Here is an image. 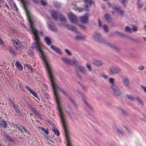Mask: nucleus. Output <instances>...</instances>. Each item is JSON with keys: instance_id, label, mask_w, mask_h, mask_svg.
Instances as JSON below:
<instances>
[{"instance_id": "4c0bfd02", "label": "nucleus", "mask_w": 146, "mask_h": 146, "mask_svg": "<svg viewBox=\"0 0 146 146\" xmlns=\"http://www.w3.org/2000/svg\"><path fill=\"white\" fill-rule=\"evenodd\" d=\"M76 38L77 40H82L84 39V37L81 35H76Z\"/></svg>"}, {"instance_id": "79ce46f5", "label": "nucleus", "mask_w": 146, "mask_h": 146, "mask_svg": "<svg viewBox=\"0 0 146 146\" xmlns=\"http://www.w3.org/2000/svg\"><path fill=\"white\" fill-rule=\"evenodd\" d=\"M87 4H89L90 5L94 4V2L90 0H84Z\"/></svg>"}, {"instance_id": "680f3d73", "label": "nucleus", "mask_w": 146, "mask_h": 146, "mask_svg": "<svg viewBox=\"0 0 146 146\" xmlns=\"http://www.w3.org/2000/svg\"><path fill=\"white\" fill-rule=\"evenodd\" d=\"M145 68V67L144 66H140L138 67V69L139 70H144Z\"/></svg>"}, {"instance_id": "5701e85b", "label": "nucleus", "mask_w": 146, "mask_h": 146, "mask_svg": "<svg viewBox=\"0 0 146 146\" xmlns=\"http://www.w3.org/2000/svg\"><path fill=\"white\" fill-rule=\"evenodd\" d=\"M44 40L48 46H50L52 43V41L50 39L48 36L45 37Z\"/></svg>"}, {"instance_id": "a18cd8bd", "label": "nucleus", "mask_w": 146, "mask_h": 146, "mask_svg": "<svg viewBox=\"0 0 146 146\" xmlns=\"http://www.w3.org/2000/svg\"><path fill=\"white\" fill-rule=\"evenodd\" d=\"M115 130L118 133L122 135L123 134L122 131L118 128H117L116 129H115Z\"/></svg>"}, {"instance_id": "774afa93", "label": "nucleus", "mask_w": 146, "mask_h": 146, "mask_svg": "<svg viewBox=\"0 0 146 146\" xmlns=\"http://www.w3.org/2000/svg\"><path fill=\"white\" fill-rule=\"evenodd\" d=\"M27 106L30 109L33 107V106L30 104H28Z\"/></svg>"}, {"instance_id": "c85d7f7f", "label": "nucleus", "mask_w": 146, "mask_h": 146, "mask_svg": "<svg viewBox=\"0 0 146 146\" xmlns=\"http://www.w3.org/2000/svg\"><path fill=\"white\" fill-rule=\"evenodd\" d=\"M4 136L6 139L9 140L10 141L13 142L14 141V140L12 139L11 137L8 134L4 133L3 134Z\"/></svg>"}, {"instance_id": "6ab92c4d", "label": "nucleus", "mask_w": 146, "mask_h": 146, "mask_svg": "<svg viewBox=\"0 0 146 146\" xmlns=\"http://www.w3.org/2000/svg\"><path fill=\"white\" fill-rule=\"evenodd\" d=\"M58 16L60 18V21L62 22L65 23L66 22V19L61 13H59L58 14Z\"/></svg>"}, {"instance_id": "6e6552de", "label": "nucleus", "mask_w": 146, "mask_h": 146, "mask_svg": "<svg viewBox=\"0 0 146 146\" xmlns=\"http://www.w3.org/2000/svg\"><path fill=\"white\" fill-rule=\"evenodd\" d=\"M69 20L72 23L75 24H77L78 22L76 16L71 13H69Z\"/></svg>"}, {"instance_id": "a878e982", "label": "nucleus", "mask_w": 146, "mask_h": 146, "mask_svg": "<svg viewBox=\"0 0 146 146\" xmlns=\"http://www.w3.org/2000/svg\"><path fill=\"white\" fill-rule=\"evenodd\" d=\"M1 127L3 128H5L7 127V122L4 119H2L1 122L0 123Z\"/></svg>"}, {"instance_id": "2eb2a0df", "label": "nucleus", "mask_w": 146, "mask_h": 146, "mask_svg": "<svg viewBox=\"0 0 146 146\" xmlns=\"http://www.w3.org/2000/svg\"><path fill=\"white\" fill-rule=\"evenodd\" d=\"M68 99L70 102L72 104V105L75 108V109L77 110L78 109V105L75 101L71 97L68 96Z\"/></svg>"}, {"instance_id": "5fc2aeb1", "label": "nucleus", "mask_w": 146, "mask_h": 146, "mask_svg": "<svg viewBox=\"0 0 146 146\" xmlns=\"http://www.w3.org/2000/svg\"><path fill=\"white\" fill-rule=\"evenodd\" d=\"M65 52L69 56H71L72 54L71 52L67 49H65Z\"/></svg>"}, {"instance_id": "0e129e2a", "label": "nucleus", "mask_w": 146, "mask_h": 146, "mask_svg": "<svg viewBox=\"0 0 146 146\" xmlns=\"http://www.w3.org/2000/svg\"><path fill=\"white\" fill-rule=\"evenodd\" d=\"M141 87L142 89L143 90L144 92L146 93V87H144L142 85L141 86Z\"/></svg>"}, {"instance_id": "2f4dec72", "label": "nucleus", "mask_w": 146, "mask_h": 146, "mask_svg": "<svg viewBox=\"0 0 146 146\" xmlns=\"http://www.w3.org/2000/svg\"><path fill=\"white\" fill-rule=\"evenodd\" d=\"M118 14L121 17H122L124 14V10H121V9L117 11Z\"/></svg>"}, {"instance_id": "9d476101", "label": "nucleus", "mask_w": 146, "mask_h": 146, "mask_svg": "<svg viewBox=\"0 0 146 146\" xmlns=\"http://www.w3.org/2000/svg\"><path fill=\"white\" fill-rule=\"evenodd\" d=\"M110 72L112 74H117L120 73L121 71V69L119 68H115L113 67L110 68Z\"/></svg>"}, {"instance_id": "3c124183", "label": "nucleus", "mask_w": 146, "mask_h": 146, "mask_svg": "<svg viewBox=\"0 0 146 146\" xmlns=\"http://www.w3.org/2000/svg\"><path fill=\"white\" fill-rule=\"evenodd\" d=\"M132 29L134 31H137V26L136 25H132Z\"/></svg>"}, {"instance_id": "7ed1b4c3", "label": "nucleus", "mask_w": 146, "mask_h": 146, "mask_svg": "<svg viewBox=\"0 0 146 146\" xmlns=\"http://www.w3.org/2000/svg\"><path fill=\"white\" fill-rule=\"evenodd\" d=\"M93 38L94 40L98 43L106 44L107 41L99 33L95 32L93 34Z\"/></svg>"}, {"instance_id": "69168bd1", "label": "nucleus", "mask_w": 146, "mask_h": 146, "mask_svg": "<svg viewBox=\"0 0 146 146\" xmlns=\"http://www.w3.org/2000/svg\"><path fill=\"white\" fill-rule=\"evenodd\" d=\"M33 112L36 115H37L39 114L38 112L36 110L35 111Z\"/></svg>"}, {"instance_id": "bf43d9fd", "label": "nucleus", "mask_w": 146, "mask_h": 146, "mask_svg": "<svg viewBox=\"0 0 146 146\" xmlns=\"http://www.w3.org/2000/svg\"><path fill=\"white\" fill-rule=\"evenodd\" d=\"M78 26L80 27V28L84 30H85L86 29V27L85 26L80 25H79Z\"/></svg>"}, {"instance_id": "ea45409f", "label": "nucleus", "mask_w": 146, "mask_h": 146, "mask_svg": "<svg viewBox=\"0 0 146 146\" xmlns=\"http://www.w3.org/2000/svg\"><path fill=\"white\" fill-rule=\"evenodd\" d=\"M21 127L23 128V129L24 130L25 133L26 134H27L29 136H30L31 135V134L29 133V131L27 130L26 128V127H25L21 126Z\"/></svg>"}, {"instance_id": "338daca9", "label": "nucleus", "mask_w": 146, "mask_h": 146, "mask_svg": "<svg viewBox=\"0 0 146 146\" xmlns=\"http://www.w3.org/2000/svg\"><path fill=\"white\" fill-rule=\"evenodd\" d=\"M143 4H138L137 7L141 9L143 7Z\"/></svg>"}, {"instance_id": "8fccbe9b", "label": "nucleus", "mask_w": 146, "mask_h": 146, "mask_svg": "<svg viewBox=\"0 0 146 146\" xmlns=\"http://www.w3.org/2000/svg\"><path fill=\"white\" fill-rule=\"evenodd\" d=\"M86 67L88 69V70L89 71H92V69L91 67V65L89 63H87L86 65Z\"/></svg>"}, {"instance_id": "0eeeda50", "label": "nucleus", "mask_w": 146, "mask_h": 146, "mask_svg": "<svg viewBox=\"0 0 146 146\" xmlns=\"http://www.w3.org/2000/svg\"><path fill=\"white\" fill-rule=\"evenodd\" d=\"M111 88L114 94L116 96H119L121 95V93L120 89L115 85L111 86Z\"/></svg>"}, {"instance_id": "4be33fe9", "label": "nucleus", "mask_w": 146, "mask_h": 146, "mask_svg": "<svg viewBox=\"0 0 146 146\" xmlns=\"http://www.w3.org/2000/svg\"><path fill=\"white\" fill-rule=\"evenodd\" d=\"M15 65L20 71H22L23 68L21 64L18 61H16Z\"/></svg>"}, {"instance_id": "c9c22d12", "label": "nucleus", "mask_w": 146, "mask_h": 146, "mask_svg": "<svg viewBox=\"0 0 146 146\" xmlns=\"http://www.w3.org/2000/svg\"><path fill=\"white\" fill-rule=\"evenodd\" d=\"M126 96L129 99L133 101L135 100V97H133L132 96L130 95L127 94L126 95Z\"/></svg>"}, {"instance_id": "f8f14e48", "label": "nucleus", "mask_w": 146, "mask_h": 146, "mask_svg": "<svg viewBox=\"0 0 146 146\" xmlns=\"http://www.w3.org/2000/svg\"><path fill=\"white\" fill-rule=\"evenodd\" d=\"M106 45L111 48L112 49L115 50L116 51L119 52L120 51V49L119 47L114 45L108 41Z\"/></svg>"}, {"instance_id": "052dcab7", "label": "nucleus", "mask_w": 146, "mask_h": 146, "mask_svg": "<svg viewBox=\"0 0 146 146\" xmlns=\"http://www.w3.org/2000/svg\"><path fill=\"white\" fill-rule=\"evenodd\" d=\"M84 10L86 11H89V9H88V6L87 4H86L84 8Z\"/></svg>"}, {"instance_id": "bb28decb", "label": "nucleus", "mask_w": 146, "mask_h": 146, "mask_svg": "<svg viewBox=\"0 0 146 146\" xmlns=\"http://www.w3.org/2000/svg\"><path fill=\"white\" fill-rule=\"evenodd\" d=\"M111 7L114 10H115L117 11L121 8V7L120 6L114 5H113Z\"/></svg>"}, {"instance_id": "f03ea898", "label": "nucleus", "mask_w": 146, "mask_h": 146, "mask_svg": "<svg viewBox=\"0 0 146 146\" xmlns=\"http://www.w3.org/2000/svg\"><path fill=\"white\" fill-rule=\"evenodd\" d=\"M24 8L26 11L27 15L29 22L31 28L33 31L36 40V42L33 44V46L37 50L39 51L41 54L42 56H44L43 51L41 49L42 44L40 42V38L38 34V31L34 28L33 20L30 16L28 8L26 5L24 6Z\"/></svg>"}, {"instance_id": "72a5a7b5", "label": "nucleus", "mask_w": 146, "mask_h": 146, "mask_svg": "<svg viewBox=\"0 0 146 146\" xmlns=\"http://www.w3.org/2000/svg\"><path fill=\"white\" fill-rule=\"evenodd\" d=\"M114 33H115L121 36L125 37V36H126V35L124 33H121L118 31H115L114 32Z\"/></svg>"}, {"instance_id": "a211bd4d", "label": "nucleus", "mask_w": 146, "mask_h": 146, "mask_svg": "<svg viewBox=\"0 0 146 146\" xmlns=\"http://www.w3.org/2000/svg\"><path fill=\"white\" fill-rule=\"evenodd\" d=\"M25 87L27 90L32 94L35 96L37 98H38V95L37 94L35 91L32 90L29 86H26Z\"/></svg>"}, {"instance_id": "39448f33", "label": "nucleus", "mask_w": 146, "mask_h": 146, "mask_svg": "<svg viewBox=\"0 0 146 146\" xmlns=\"http://www.w3.org/2000/svg\"><path fill=\"white\" fill-rule=\"evenodd\" d=\"M65 132L66 138L67 143V146H73L70 137V132L68 129V126H63Z\"/></svg>"}, {"instance_id": "4d7b16f0", "label": "nucleus", "mask_w": 146, "mask_h": 146, "mask_svg": "<svg viewBox=\"0 0 146 146\" xmlns=\"http://www.w3.org/2000/svg\"><path fill=\"white\" fill-rule=\"evenodd\" d=\"M12 42L14 45H18L19 44L17 40H12Z\"/></svg>"}, {"instance_id": "473e14b6", "label": "nucleus", "mask_w": 146, "mask_h": 146, "mask_svg": "<svg viewBox=\"0 0 146 146\" xmlns=\"http://www.w3.org/2000/svg\"><path fill=\"white\" fill-rule=\"evenodd\" d=\"M110 83L111 84V86L113 85H115L114 84V79L113 78H109V80Z\"/></svg>"}, {"instance_id": "9b49d317", "label": "nucleus", "mask_w": 146, "mask_h": 146, "mask_svg": "<svg viewBox=\"0 0 146 146\" xmlns=\"http://www.w3.org/2000/svg\"><path fill=\"white\" fill-rule=\"evenodd\" d=\"M68 108L69 111H66L68 114L70 116V117L72 120H77V118L74 115V113L71 111V109L69 106H68Z\"/></svg>"}, {"instance_id": "cd10ccee", "label": "nucleus", "mask_w": 146, "mask_h": 146, "mask_svg": "<svg viewBox=\"0 0 146 146\" xmlns=\"http://www.w3.org/2000/svg\"><path fill=\"white\" fill-rule=\"evenodd\" d=\"M117 109L120 111L123 114L125 115H128L127 113L120 107H118L117 108Z\"/></svg>"}, {"instance_id": "f704fd0d", "label": "nucleus", "mask_w": 146, "mask_h": 146, "mask_svg": "<svg viewBox=\"0 0 146 146\" xmlns=\"http://www.w3.org/2000/svg\"><path fill=\"white\" fill-rule=\"evenodd\" d=\"M125 37H126L129 40H131V41H133V42H137V40L134 38L128 36L126 35V36H125Z\"/></svg>"}, {"instance_id": "c03bdc74", "label": "nucleus", "mask_w": 146, "mask_h": 146, "mask_svg": "<svg viewBox=\"0 0 146 146\" xmlns=\"http://www.w3.org/2000/svg\"><path fill=\"white\" fill-rule=\"evenodd\" d=\"M69 59H70L65 57H63L62 58V60L63 62H66L68 64L69 61Z\"/></svg>"}, {"instance_id": "1a4fd4ad", "label": "nucleus", "mask_w": 146, "mask_h": 146, "mask_svg": "<svg viewBox=\"0 0 146 146\" xmlns=\"http://www.w3.org/2000/svg\"><path fill=\"white\" fill-rule=\"evenodd\" d=\"M47 24L48 28L52 31H57V28L56 25L53 22L50 21L48 22Z\"/></svg>"}, {"instance_id": "49530a36", "label": "nucleus", "mask_w": 146, "mask_h": 146, "mask_svg": "<svg viewBox=\"0 0 146 146\" xmlns=\"http://www.w3.org/2000/svg\"><path fill=\"white\" fill-rule=\"evenodd\" d=\"M125 31L127 32H131L132 31L131 28L128 26H126L125 27Z\"/></svg>"}, {"instance_id": "37998d69", "label": "nucleus", "mask_w": 146, "mask_h": 146, "mask_svg": "<svg viewBox=\"0 0 146 146\" xmlns=\"http://www.w3.org/2000/svg\"><path fill=\"white\" fill-rule=\"evenodd\" d=\"M54 5L55 7L58 8L61 7V4L57 2H55L54 3Z\"/></svg>"}, {"instance_id": "4468645a", "label": "nucleus", "mask_w": 146, "mask_h": 146, "mask_svg": "<svg viewBox=\"0 0 146 146\" xmlns=\"http://www.w3.org/2000/svg\"><path fill=\"white\" fill-rule=\"evenodd\" d=\"M88 17L87 15L81 17L80 18V21L81 22L84 24H86L88 22Z\"/></svg>"}, {"instance_id": "e2e57ef3", "label": "nucleus", "mask_w": 146, "mask_h": 146, "mask_svg": "<svg viewBox=\"0 0 146 146\" xmlns=\"http://www.w3.org/2000/svg\"><path fill=\"white\" fill-rule=\"evenodd\" d=\"M14 9L16 11H17L18 10L17 7L16 5L14 3Z\"/></svg>"}, {"instance_id": "f257e3e1", "label": "nucleus", "mask_w": 146, "mask_h": 146, "mask_svg": "<svg viewBox=\"0 0 146 146\" xmlns=\"http://www.w3.org/2000/svg\"><path fill=\"white\" fill-rule=\"evenodd\" d=\"M43 53L44 54V56H42L41 53L40 56V57L43 60L45 64L47 70L48 72L52 89L53 90L54 94L57 103L60 119L61 121L63 126H68L67 119L65 118V114L62 111V109L60 106V103L59 102V93L57 92V91H59L61 92L64 95L66 96H68V94L63 89H62L60 86H58L56 84L55 81V77L53 74V70L51 68L49 64L46 60V55L44 51H43Z\"/></svg>"}, {"instance_id": "dca6fc26", "label": "nucleus", "mask_w": 146, "mask_h": 146, "mask_svg": "<svg viewBox=\"0 0 146 146\" xmlns=\"http://www.w3.org/2000/svg\"><path fill=\"white\" fill-rule=\"evenodd\" d=\"M59 13H58L57 11L54 10L52 11L50 13L52 17L56 21H57L58 20L57 15H58Z\"/></svg>"}, {"instance_id": "13d9d810", "label": "nucleus", "mask_w": 146, "mask_h": 146, "mask_svg": "<svg viewBox=\"0 0 146 146\" xmlns=\"http://www.w3.org/2000/svg\"><path fill=\"white\" fill-rule=\"evenodd\" d=\"M98 21L99 26L100 27H101L102 25V22L100 21V20L99 18L98 19Z\"/></svg>"}, {"instance_id": "20e7f679", "label": "nucleus", "mask_w": 146, "mask_h": 146, "mask_svg": "<svg viewBox=\"0 0 146 146\" xmlns=\"http://www.w3.org/2000/svg\"><path fill=\"white\" fill-rule=\"evenodd\" d=\"M75 70L77 76L80 79L82 78V76L78 72V71H80L84 74L86 75V71L85 67L83 66L80 65L77 66H76Z\"/></svg>"}, {"instance_id": "423d86ee", "label": "nucleus", "mask_w": 146, "mask_h": 146, "mask_svg": "<svg viewBox=\"0 0 146 146\" xmlns=\"http://www.w3.org/2000/svg\"><path fill=\"white\" fill-rule=\"evenodd\" d=\"M77 92L82 96V99L84 103L92 111L93 110V109L92 106L86 101V98L85 96L83 93L78 90H76Z\"/></svg>"}, {"instance_id": "09e8293b", "label": "nucleus", "mask_w": 146, "mask_h": 146, "mask_svg": "<svg viewBox=\"0 0 146 146\" xmlns=\"http://www.w3.org/2000/svg\"><path fill=\"white\" fill-rule=\"evenodd\" d=\"M11 52L12 53V54L13 55V56H16V54L15 53V51L14 50H13L12 47H10L9 48Z\"/></svg>"}, {"instance_id": "de8ad7c7", "label": "nucleus", "mask_w": 146, "mask_h": 146, "mask_svg": "<svg viewBox=\"0 0 146 146\" xmlns=\"http://www.w3.org/2000/svg\"><path fill=\"white\" fill-rule=\"evenodd\" d=\"M40 4L43 6H45L47 4V3L44 0H41Z\"/></svg>"}, {"instance_id": "b1692460", "label": "nucleus", "mask_w": 146, "mask_h": 146, "mask_svg": "<svg viewBox=\"0 0 146 146\" xmlns=\"http://www.w3.org/2000/svg\"><path fill=\"white\" fill-rule=\"evenodd\" d=\"M93 64L97 66H101L103 65L102 62L99 60H95L93 62Z\"/></svg>"}, {"instance_id": "f3484780", "label": "nucleus", "mask_w": 146, "mask_h": 146, "mask_svg": "<svg viewBox=\"0 0 146 146\" xmlns=\"http://www.w3.org/2000/svg\"><path fill=\"white\" fill-rule=\"evenodd\" d=\"M66 26L68 29L76 33L78 32V31L76 28L75 27H73L72 25L69 24H66Z\"/></svg>"}, {"instance_id": "7c9ffc66", "label": "nucleus", "mask_w": 146, "mask_h": 146, "mask_svg": "<svg viewBox=\"0 0 146 146\" xmlns=\"http://www.w3.org/2000/svg\"><path fill=\"white\" fill-rule=\"evenodd\" d=\"M135 100H137L140 104L143 105V103L141 99L138 97H135Z\"/></svg>"}, {"instance_id": "864d4df0", "label": "nucleus", "mask_w": 146, "mask_h": 146, "mask_svg": "<svg viewBox=\"0 0 146 146\" xmlns=\"http://www.w3.org/2000/svg\"><path fill=\"white\" fill-rule=\"evenodd\" d=\"M15 109L16 111V113L21 114V112L19 109V108L18 106H17V107L15 108Z\"/></svg>"}, {"instance_id": "393cba45", "label": "nucleus", "mask_w": 146, "mask_h": 146, "mask_svg": "<svg viewBox=\"0 0 146 146\" xmlns=\"http://www.w3.org/2000/svg\"><path fill=\"white\" fill-rule=\"evenodd\" d=\"M78 63V62L77 60H71L70 59L69 61L68 64L71 65H72L73 64L77 65Z\"/></svg>"}, {"instance_id": "e433bc0d", "label": "nucleus", "mask_w": 146, "mask_h": 146, "mask_svg": "<svg viewBox=\"0 0 146 146\" xmlns=\"http://www.w3.org/2000/svg\"><path fill=\"white\" fill-rule=\"evenodd\" d=\"M103 28L104 31L106 33H108L109 31V29L108 26L106 25H104L103 26Z\"/></svg>"}, {"instance_id": "ddd939ff", "label": "nucleus", "mask_w": 146, "mask_h": 146, "mask_svg": "<svg viewBox=\"0 0 146 146\" xmlns=\"http://www.w3.org/2000/svg\"><path fill=\"white\" fill-rule=\"evenodd\" d=\"M122 82L125 87L128 88L129 86V81L128 78L127 77L122 78Z\"/></svg>"}, {"instance_id": "6e6d98bb", "label": "nucleus", "mask_w": 146, "mask_h": 146, "mask_svg": "<svg viewBox=\"0 0 146 146\" xmlns=\"http://www.w3.org/2000/svg\"><path fill=\"white\" fill-rule=\"evenodd\" d=\"M44 98H46L47 99H49V95L47 93H44Z\"/></svg>"}, {"instance_id": "aec40b11", "label": "nucleus", "mask_w": 146, "mask_h": 146, "mask_svg": "<svg viewBox=\"0 0 146 146\" xmlns=\"http://www.w3.org/2000/svg\"><path fill=\"white\" fill-rule=\"evenodd\" d=\"M51 48L58 54H61L62 53L60 50L57 47L53 45H52L51 46Z\"/></svg>"}, {"instance_id": "58836bf2", "label": "nucleus", "mask_w": 146, "mask_h": 146, "mask_svg": "<svg viewBox=\"0 0 146 146\" xmlns=\"http://www.w3.org/2000/svg\"><path fill=\"white\" fill-rule=\"evenodd\" d=\"M25 66L27 67L28 70H30L32 72H33V69L31 65L29 64H26Z\"/></svg>"}, {"instance_id": "603ef678", "label": "nucleus", "mask_w": 146, "mask_h": 146, "mask_svg": "<svg viewBox=\"0 0 146 146\" xmlns=\"http://www.w3.org/2000/svg\"><path fill=\"white\" fill-rule=\"evenodd\" d=\"M127 2V0H121V3L123 5L124 7L125 8H126V5L125 4V3Z\"/></svg>"}, {"instance_id": "412c9836", "label": "nucleus", "mask_w": 146, "mask_h": 146, "mask_svg": "<svg viewBox=\"0 0 146 146\" xmlns=\"http://www.w3.org/2000/svg\"><path fill=\"white\" fill-rule=\"evenodd\" d=\"M104 17L107 22H110L112 20V18L111 17L110 15L108 13H107L104 15Z\"/></svg>"}, {"instance_id": "c756f323", "label": "nucleus", "mask_w": 146, "mask_h": 146, "mask_svg": "<svg viewBox=\"0 0 146 146\" xmlns=\"http://www.w3.org/2000/svg\"><path fill=\"white\" fill-rule=\"evenodd\" d=\"M78 84L80 85V86L82 88V89L84 92H87L88 91V90L87 88L84 86V85H83L81 83H80V82H78Z\"/></svg>"}, {"instance_id": "a19ab883", "label": "nucleus", "mask_w": 146, "mask_h": 146, "mask_svg": "<svg viewBox=\"0 0 146 146\" xmlns=\"http://www.w3.org/2000/svg\"><path fill=\"white\" fill-rule=\"evenodd\" d=\"M55 133V134H56L57 136H58L60 135V132L57 129H52V130Z\"/></svg>"}]
</instances>
